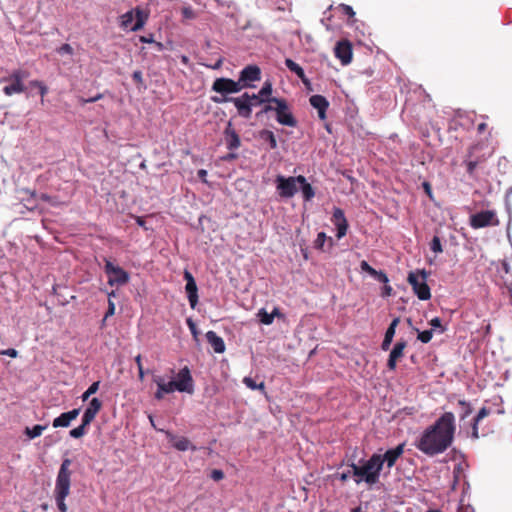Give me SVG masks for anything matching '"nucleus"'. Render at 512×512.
Returning <instances> with one entry per match:
<instances>
[{"label": "nucleus", "instance_id": "obj_1", "mask_svg": "<svg viewBox=\"0 0 512 512\" xmlns=\"http://www.w3.org/2000/svg\"><path fill=\"white\" fill-rule=\"evenodd\" d=\"M455 433V417L444 413L433 425L427 427L415 442V447L428 456L446 451L452 444Z\"/></svg>", "mask_w": 512, "mask_h": 512}, {"label": "nucleus", "instance_id": "obj_2", "mask_svg": "<svg viewBox=\"0 0 512 512\" xmlns=\"http://www.w3.org/2000/svg\"><path fill=\"white\" fill-rule=\"evenodd\" d=\"M153 382L157 385V390L154 394V397L157 400H162L166 394H171L175 391L185 392L188 394H192L194 392L193 377L187 366L179 370L175 380L166 382L164 377L154 375Z\"/></svg>", "mask_w": 512, "mask_h": 512}, {"label": "nucleus", "instance_id": "obj_3", "mask_svg": "<svg viewBox=\"0 0 512 512\" xmlns=\"http://www.w3.org/2000/svg\"><path fill=\"white\" fill-rule=\"evenodd\" d=\"M352 478L356 484L365 483L372 487L380 480L382 471L379 453L372 454L368 459H362L358 463H351Z\"/></svg>", "mask_w": 512, "mask_h": 512}, {"label": "nucleus", "instance_id": "obj_4", "mask_svg": "<svg viewBox=\"0 0 512 512\" xmlns=\"http://www.w3.org/2000/svg\"><path fill=\"white\" fill-rule=\"evenodd\" d=\"M71 460L66 458L62 461L60 469L56 477L54 488V497L59 511L67 512V505L65 503L66 497L70 493L71 486Z\"/></svg>", "mask_w": 512, "mask_h": 512}, {"label": "nucleus", "instance_id": "obj_5", "mask_svg": "<svg viewBox=\"0 0 512 512\" xmlns=\"http://www.w3.org/2000/svg\"><path fill=\"white\" fill-rule=\"evenodd\" d=\"M28 74L29 73L23 69H14L9 76L2 77L0 82L8 83L4 86L3 93L6 96H12L25 92L26 86L24 80L28 77Z\"/></svg>", "mask_w": 512, "mask_h": 512}, {"label": "nucleus", "instance_id": "obj_6", "mask_svg": "<svg viewBox=\"0 0 512 512\" xmlns=\"http://www.w3.org/2000/svg\"><path fill=\"white\" fill-rule=\"evenodd\" d=\"M254 98L255 97H250V94L244 93L239 97H233V98L213 96V97H211V100L217 104H221V103L230 101L234 104V106L237 109L238 114L241 117H243L245 119H249L251 117L252 108L254 106V102H253Z\"/></svg>", "mask_w": 512, "mask_h": 512}, {"label": "nucleus", "instance_id": "obj_7", "mask_svg": "<svg viewBox=\"0 0 512 512\" xmlns=\"http://www.w3.org/2000/svg\"><path fill=\"white\" fill-rule=\"evenodd\" d=\"M304 182L305 177L302 175L296 177L278 175L275 179L277 193L282 198H292L299 189V183Z\"/></svg>", "mask_w": 512, "mask_h": 512}, {"label": "nucleus", "instance_id": "obj_8", "mask_svg": "<svg viewBox=\"0 0 512 512\" xmlns=\"http://www.w3.org/2000/svg\"><path fill=\"white\" fill-rule=\"evenodd\" d=\"M407 280L420 300H429L431 298L430 288L427 284V273L425 270L410 272Z\"/></svg>", "mask_w": 512, "mask_h": 512}, {"label": "nucleus", "instance_id": "obj_9", "mask_svg": "<svg viewBox=\"0 0 512 512\" xmlns=\"http://www.w3.org/2000/svg\"><path fill=\"white\" fill-rule=\"evenodd\" d=\"M147 19L148 14L144 10L135 8L121 16V27L131 31H138L143 28Z\"/></svg>", "mask_w": 512, "mask_h": 512}, {"label": "nucleus", "instance_id": "obj_10", "mask_svg": "<svg viewBox=\"0 0 512 512\" xmlns=\"http://www.w3.org/2000/svg\"><path fill=\"white\" fill-rule=\"evenodd\" d=\"M272 103L275 104L276 120L279 124L289 127H295L297 125V121L285 99L273 98Z\"/></svg>", "mask_w": 512, "mask_h": 512}, {"label": "nucleus", "instance_id": "obj_11", "mask_svg": "<svg viewBox=\"0 0 512 512\" xmlns=\"http://www.w3.org/2000/svg\"><path fill=\"white\" fill-rule=\"evenodd\" d=\"M469 224L473 229H480L489 226H497L499 220L494 210H484L472 214L469 218Z\"/></svg>", "mask_w": 512, "mask_h": 512}, {"label": "nucleus", "instance_id": "obj_12", "mask_svg": "<svg viewBox=\"0 0 512 512\" xmlns=\"http://www.w3.org/2000/svg\"><path fill=\"white\" fill-rule=\"evenodd\" d=\"M105 273L108 275V284L110 286H122L128 283L129 274L120 266L114 265L110 260L105 259Z\"/></svg>", "mask_w": 512, "mask_h": 512}, {"label": "nucleus", "instance_id": "obj_13", "mask_svg": "<svg viewBox=\"0 0 512 512\" xmlns=\"http://www.w3.org/2000/svg\"><path fill=\"white\" fill-rule=\"evenodd\" d=\"M243 89L240 82L229 78H217L212 85V90L221 95L238 93Z\"/></svg>", "mask_w": 512, "mask_h": 512}, {"label": "nucleus", "instance_id": "obj_14", "mask_svg": "<svg viewBox=\"0 0 512 512\" xmlns=\"http://www.w3.org/2000/svg\"><path fill=\"white\" fill-rule=\"evenodd\" d=\"M261 79V70L257 65H248L240 72L238 82L244 87H254L253 82Z\"/></svg>", "mask_w": 512, "mask_h": 512}, {"label": "nucleus", "instance_id": "obj_15", "mask_svg": "<svg viewBox=\"0 0 512 512\" xmlns=\"http://www.w3.org/2000/svg\"><path fill=\"white\" fill-rule=\"evenodd\" d=\"M480 148L481 147L478 144L471 146L469 148V150H468L467 157H466V159L464 161V163L466 165L467 173L470 176H473L476 168L478 167V165L483 163L487 159V156H485V155H478V154H476V152Z\"/></svg>", "mask_w": 512, "mask_h": 512}, {"label": "nucleus", "instance_id": "obj_16", "mask_svg": "<svg viewBox=\"0 0 512 512\" xmlns=\"http://www.w3.org/2000/svg\"><path fill=\"white\" fill-rule=\"evenodd\" d=\"M331 222L336 228L337 239H342L347 234L349 224L341 208L334 207Z\"/></svg>", "mask_w": 512, "mask_h": 512}, {"label": "nucleus", "instance_id": "obj_17", "mask_svg": "<svg viewBox=\"0 0 512 512\" xmlns=\"http://www.w3.org/2000/svg\"><path fill=\"white\" fill-rule=\"evenodd\" d=\"M334 54L342 65L346 66L350 64L353 56L351 43L348 40L338 41L334 48Z\"/></svg>", "mask_w": 512, "mask_h": 512}, {"label": "nucleus", "instance_id": "obj_18", "mask_svg": "<svg viewBox=\"0 0 512 512\" xmlns=\"http://www.w3.org/2000/svg\"><path fill=\"white\" fill-rule=\"evenodd\" d=\"M403 453L404 443L399 444L392 449H388L384 454H379L381 467L383 468L384 464H386L388 469L392 468Z\"/></svg>", "mask_w": 512, "mask_h": 512}, {"label": "nucleus", "instance_id": "obj_19", "mask_svg": "<svg viewBox=\"0 0 512 512\" xmlns=\"http://www.w3.org/2000/svg\"><path fill=\"white\" fill-rule=\"evenodd\" d=\"M184 279L186 280L185 290L187 292L188 301L191 308L194 309L198 304L197 285L193 275L187 270L184 272Z\"/></svg>", "mask_w": 512, "mask_h": 512}, {"label": "nucleus", "instance_id": "obj_20", "mask_svg": "<svg viewBox=\"0 0 512 512\" xmlns=\"http://www.w3.org/2000/svg\"><path fill=\"white\" fill-rule=\"evenodd\" d=\"M101 409L102 402L98 398H92L82 416L84 419V425H90Z\"/></svg>", "mask_w": 512, "mask_h": 512}, {"label": "nucleus", "instance_id": "obj_21", "mask_svg": "<svg viewBox=\"0 0 512 512\" xmlns=\"http://www.w3.org/2000/svg\"><path fill=\"white\" fill-rule=\"evenodd\" d=\"M79 413L80 409L78 408L64 412L53 420L52 425L54 428L68 427L78 417Z\"/></svg>", "mask_w": 512, "mask_h": 512}, {"label": "nucleus", "instance_id": "obj_22", "mask_svg": "<svg viewBox=\"0 0 512 512\" xmlns=\"http://www.w3.org/2000/svg\"><path fill=\"white\" fill-rule=\"evenodd\" d=\"M310 104L318 112V116L321 120L326 119V111L329 107L328 100L322 95H313L309 99Z\"/></svg>", "mask_w": 512, "mask_h": 512}, {"label": "nucleus", "instance_id": "obj_23", "mask_svg": "<svg viewBox=\"0 0 512 512\" xmlns=\"http://www.w3.org/2000/svg\"><path fill=\"white\" fill-rule=\"evenodd\" d=\"M165 434L172 446L178 451L195 450V447L186 437H176L169 431H166Z\"/></svg>", "mask_w": 512, "mask_h": 512}, {"label": "nucleus", "instance_id": "obj_24", "mask_svg": "<svg viewBox=\"0 0 512 512\" xmlns=\"http://www.w3.org/2000/svg\"><path fill=\"white\" fill-rule=\"evenodd\" d=\"M406 347L405 341H400L395 344L390 352L387 366L390 370H395L397 361L403 356L404 349Z\"/></svg>", "mask_w": 512, "mask_h": 512}, {"label": "nucleus", "instance_id": "obj_25", "mask_svg": "<svg viewBox=\"0 0 512 512\" xmlns=\"http://www.w3.org/2000/svg\"><path fill=\"white\" fill-rule=\"evenodd\" d=\"M206 339L211 345L215 353L221 354L225 351L226 346L224 340L216 334L214 331H208L206 333Z\"/></svg>", "mask_w": 512, "mask_h": 512}, {"label": "nucleus", "instance_id": "obj_26", "mask_svg": "<svg viewBox=\"0 0 512 512\" xmlns=\"http://www.w3.org/2000/svg\"><path fill=\"white\" fill-rule=\"evenodd\" d=\"M226 145L229 150H235L240 146V138L236 131L232 129L231 123L225 129Z\"/></svg>", "mask_w": 512, "mask_h": 512}, {"label": "nucleus", "instance_id": "obj_27", "mask_svg": "<svg viewBox=\"0 0 512 512\" xmlns=\"http://www.w3.org/2000/svg\"><path fill=\"white\" fill-rule=\"evenodd\" d=\"M272 83L270 81H265L262 88L258 92V96L260 97L259 103H272L274 97H272Z\"/></svg>", "mask_w": 512, "mask_h": 512}, {"label": "nucleus", "instance_id": "obj_28", "mask_svg": "<svg viewBox=\"0 0 512 512\" xmlns=\"http://www.w3.org/2000/svg\"><path fill=\"white\" fill-rule=\"evenodd\" d=\"M285 65L291 72L295 73L304 84L309 83L308 79L305 76L304 70L300 65H298L296 62L289 58L285 60Z\"/></svg>", "mask_w": 512, "mask_h": 512}, {"label": "nucleus", "instance_id": "obj_29", "mask_svg": "<svg viewBox=\"0 0 512 512\" xmlns=\"http://www.w3.org/2000/svg\"><path fill=\"white\" fill-rule=\"evenodd\" d=\"M47 427V425H35L31 428L26 427L24 433L29 439H34L41 436V434L43 433L44 430L47 429Z\"/></svg>", "mask_w": 512, "mask_h": 512}, {"label": "nucleus", "instance_id": "obj_30", "mask_svg": "<svg viewBox=\"0 0 512 512\" xmlns=\"http://www.w3.org/2000/svg\"><path fill=\"white\" fill-rule=\"evenodd\" d=\"M490 414V410L483 407L479 410L477 416L474 419L473 427H472V435L474 438H478V423Z\"/></svg>", "mask_w": 512, "mask_h": 512}, {"label": "nucleus", "instance_id": "obj_31", "mask_svg": "<svg viewBox=\"0 0 512 512\" xmlns=\"http://www.w3.org/2000/svg\"><path fill=\"white\" fill-rule=\"evenodd\" d=\"M302 192V197L305 201H310L315 196L313 187L305 179L304 183H299L298 186Z\"/></svg>", "mask_w": 512, "mask_h": 512}, {"label": "nucleus", "instance_id": "obj_32", "mask_svg": "<svg viewBox=\"0 0 512 512\" xmlns=\"http://www.w3.org/2000/svg\"><path fill=\"white\" fill-rule=\"evenodd\" d=\"M30 87H35L38 89V92L41 96V103L44 102V97L48 93V87L43 81L40 80H32L29 82Z\"/></svg>", "mask_w": 512, "mask_h": 512}, {"label": "nucleus", "instance_id": "obj_33", "mask_svg": "<svg viewBox=\"0 0 512 512\" xmlns=\"http://www.w3.org/2000/svg\"><path fill=\"white\" fill-rule=\"evenodd\" d=\"M89 425H84V419L82 418V423L78 427L70 430L69 435L72 438L78 439L83 437L87 433V427Z\"/></svg>", "mask_w": 512, "mask_h": 512}, {"label": "nucleus", "instance_id": "obj_34", "mask_svg": "<svg viewBox=\"0 0 512 512\" xmlns=\"http://www.w3.org/2000/svg\"><path fill=\"white\" fill-rule=\"evenodd\" d=\"M259 321L264 325H271L274 321L271 313H268L264 308L260 309L257 313Z\"/></svg>", "mask_w": 512, "mask_h": 512}, {"label": "nucleus", "instance_id": "obj_35", "mask_svg": "<svg viewBox=\"0 0 512 512\" xmlns=\"http://www.w3.org/2000/svg\"><path fill=\"white\" fill-rule=\"evenodd\" d=\"M261 138L269 143L271 149H275L277 147V141L272 131L263 130L261 132Z\"/></svg>", "mask_w": 512, "mask_h": 512}, {"label": "nucleus", "instance_id": "obj_36", "mask_svg": "<svg viewBox=\"0 0 512 512\" xmlns=\"http://www.w3.org/2000/svg\"><path fill=\"white\" fill-rule=\"evenodd\" d=\"M327 240H329L330 243L332 244V238H328L326 233H324V232H319L317 234V237H316L315 241H314V247L316 249L322 250L323 247H324V244H325V242Z\"/></svg>", "mask_w": 512, "mask_h": 512}, {"label": "nucleus", "instance_id": "obj_37", "mask_svg": "<svg viewBox=\"0 0 512 512\" xmlns=\"http://www.w3.org/2000/svg\"><path fill=\"white\" fill-rule=\"evenodd\" d=\"M243 383L251 390H264L265 384L261 382L257 384L251 377H244Z\"/></svg>", "mask_w": 512, "mask_h": 512}, {"label": "nucleus", "instance_id": "obj_38", "mask_svg": "<svg viewBox=\"0 0 512 512\" xmlns=\"http://www.w3.org/2000/svg\"><path fill=\"white\" fill-rule=\"evenodd\" d=\"M430 249L436 254L441 253L443 251L442 244L438 236L433 237L430 243Z\"/></svg>", "mask_w": 512, "mask_h": 512}, {"label": "nucleus", "instance_id": "obj_39", "mask_svg": "<svg viewBox=\"0 0 512 512\" xmlns=\"http://www.w3.org/2000/svg\"><path fill=\"white\" fill-rule=\"evenodd\" d=\"M433 337V331L432 330H425V331H419L418 332V340L422 343H428Z\"/></svg>", "mask_w": 512, "mask_h": 512}, {"label": "nucleus", "instance_id": "obj_40", "mask_svg": "<svg viewBox=\"0 0 512 512\" xmlns=\"http://www.w3.org/2000/svg\"><path fill=\"white\" fill-rule=\"evenodd\" d=\"M181 13L184 19L192 20L196 18V13L190 6H185L181 9Z\"/></svg>", "mask_w": 512, "mask_h": 512}, {"label": "nucleus", "instance_id": "obj_41", "mask_svg": "<svg viewBox=\"0 0 512 512\" xmlns=\"http://www.w3.org/2000/svg\"><path fill=\"white\" fill-rule=\"evenodd\" d=\"M360 268L363 272H367L372 277L376 274L377 270H375L373 267H371L367 261L363 260L360 263Z\"/></svg>", "mask_w": 512, "mask_h": 512}, {"label": "nucleus", "instance_id": "obj_42", "mask_svg": "<svg viewBox=\"0 0 512 512\" xmlns=\"http://www.w3.org/2000/svg\"><path fill=\"white\" fill-rule=\"evenodd\" d=\"M430 325L432 327V329H431L432 331L435 329H439L440 333H443L445 331V328L442 326L441 320L438 317L433 318L430 321Z\"/></svg>", "mask_w": 512, "mask_h": 512}, {"label": "nucleus", "instance_id": "obj_43", "mask_svg": "<svg viewBox=\"0 0 512 512\" xmlns=\"http://www.w3.org/2000/svg\"><path fill=\"white\" fill-rule=\"evenodd\" d=\"M57 51L59 54H68V55H72L74 52L72 46L67 43L61 45Z\"/></svg>", "mask_w": 512, "mask_h": 512}, {"label": "nucleus", "instance_id": "obj_44", "mask_svg": "<svg viewBox=\"0 0 512 512\" xmlns=\"http://www.w3.org/2000/svg\"><path fill=\"white\" fill-rule=\"evenodd\" d=\"M458 404L464 408V414L461 417L462 419L467 417L472 412L471 406L466 401L459 400Z\"/></svg>", "mask_w": 512, "mask_h": 512}, {"label": "nucleus", "instance_id": "obj_45", "mask_svg": "<svg viewBox=\"0 0 512 512\" xmlns=\"http://www.w3.org/2000/svg\"><path fill=\"white\" fill-rule=\"evenodd\" d=\"M186 323H187V326L190 329L191 334L194 336V338H197L198 330H197L196 324L193 322V320L191 318H188L186 320Z\"/></svg>", "mask_w": 512, "mask_h": 512}, {"label": "nucleus", "instance_id": "obj_46", "mask_svg": "<svg viewBox=\"0 0 512 512\" xmlns=\"http://www.w3.org/2000/svg\"><path fill=\"white\" fill-rule=\"evenodd\" d=\"M373 278L384 284L389 282L387 275L383 271H377Z\"/></svg>", "mask_w": 512, "mask_h": 512}, {"label": "nucleus", "instance_id": "obj_47", "mask_svg": "<svg viewBox=\"0 0 512 512\" xmlns=\"http://www.w3.org/2000/svg\"><path fill=\"white\" fill-rule=\"evenodd\" d=\"M210 476L214 481H220L224 478V473L222 470L214 469Z\"/></svg>", "mask_w": 512, "mask_h": 512}, {"label": "nucleus", "instance_id": "obj_48", "mask_svg": "<svg viewBox=\"0 0 512 512\" xmlns=\"http://www.w3.org/2000/svg\"><path fill=\"white\" fill-rule=\"evenodd\" d=\"M0 354L1 355H6V356H9V357H12V358H16L17 355H18V351L16 349H14V348H9V349L0 351Z\"/></svg>", "mask_w": 512, "mask_h": 512}, {"label": "nucleus", "instance_id": "obj_49", "mask_svg": "<svg viewBox=\"0 0 512 512\" xmlns=\"http://www.w3.org/2000/svg\"><path fill=\"white\" fill-rule=\"evenodd\" d=\"M115 313V304L109 299L108 301V310L105 314L104 319H107L108 317L114 315Z\"/></svg>", "mask_w": 512, "mask_h": 512}, {"label": "nucleus", "instance_id": "obj_50", "mask_svg": "<svg viewBox=\"0 0 512 512\" xmlns=\"http://www.w3.org/2000/svg\"><path fill=\"white\" fill-rule=\"evenodd\" d=\"M340 7H341L342 11L349 17H353L355 15V12L353 11V8L351 6L341 4Z\"/></svg>", "mask_w": 512, "mask_h": 512}, {"label": "nucleus", "instance_id": "obj_51", "mask_svg": "<svg viewBox=\"0 0 512 512\" xmlns=\"http://www.w3.org/2000/svg\"><path fill=\"white\" fill-rule=\"evenodd\" d=\"M99 386H100V381H95L93 382L88 388H87V391L88 393H90L91 395L95 394L98 389H99Z\"/></svg>", "mask_w": 512, "mask_h": 512}, {"label": "nucleus", "instance_id": "obj_52", "mask_svg": "<svg viewBox=\"0 0 512 512\" xmlns=\"http://www.w3.org/2000/svg\"><path fill=\"white\" fill-rule=\"evenodd\" d=\"M350 477H352V468H350V470H348L347 472H343L340 474L339 476V479L342 481V482H345L347 481Z\"/></svg>", "mask_w": 512, "mask_h": 512}, {"label": "nucleus", "instance_id": "obj_53", "mask_svg": "<svg viewBox=\"0 0 512 512\" xmlns=\"http://www.w3.org/2000/svg\"><path fill=\"white\" fill-rule=\"evenodd\" d=\"M396 329L388 327L385 332V338L391 339L393 341V338L395 336Z\"/></svg>", "mask_w": 512, "mask_h": 512}, {"label": "nucleus", "instance_id": "obj_54", "mask_svg": "<svg viewBox=\"0 0 512 512\" xmlns=\"http://www.w3.org/2000/svg\"><path fill=\"white\" fill-rule=\"evenodd\" d=\"M392 291H393L392 287L390 285H388V283H387V284H385V286L383 288L382 296L388 297L392 294Z\"/></svg>", "mask_w": 512, "mask_h": 512}, {"label": "nucleus", "instance_id": "obj_55", "mask_svg": "<svg viewBox=\"0 0 512 512\" xmlns=\"http://www.w3.org/2000/svg\"><path fill=\"white\" fill-rule=\"evenodd\" d=\"M391 343H392L391 339H388V338L384 337V340H383V342L381 344L382 350L387 351L390 348Z\"/></svg>", "mask_w": 512, "mask_h": 512}, {"label": "nucleus", "instance_id": "obj_56", "mask_svg": "<svg viewBox=\"0 0 512 512\" xmlns=\"http://www.w3.org/2000/svg\"><path fill=\"white\" fill-rule=\"evenodd\" d=\"M271 111L275 112V104L274 103H268L265 105V107L262 110V113H269Z\"/></svg>", "mask_w": 512, "mask_h": 512}, {"label": "nucleus", "instance_id": "obj_57", "mask_svg": "<svg viewBox=\"0 0 512 512\" xmlns=\"http://www.w3.org/2000/svg\"><path fill=\"white\" fill-rule=\"evenodd\" d=\"M206 176H207V171L205 169H200L198 170V177L203 181V182H207L206 180Z\"/></svg>", "mask_w": 512, "mask_h": 512}, {"label": "nucleus", "instance_id": "obj_58", "mask_svg": "<svg viewBox=\"0 0 512 512\" xmlns=\"http://www.w3.org/2000/svg\"><path fill=\"white\" fill-rule=\"evenodd\" d=\"M423 188L426 192V194L429 196V197H432V189H431V186L428 182H424L423 183Z\"/></svg>", "mask_w": 512, "mask_h": 512}, {"label": "nucleus", "instance_id": "obj_59", "mask_svg": "<svg viewBox=\"0 0 512 512\" xmlns=\"http://www.w3.org/2000/svg\"><path fill=\"white\" fill-rule=\"evenodd\" d=\"M102 98V95L101 94H98L96 95L95 97H92V98H89V99H83L82 100V103H91V102H96L98 101L99 99Z\"/></svg>", "mask_w": 512, "mask_h": 512}, {"label": "nucleus", "instance_id": "obj_60", "mask_svg": "<svg viewBox=\"0 0 512 512\" xmlns=\"http://www.w3.org/2000/svg\"><path fill=\"white\" fill-rule=\"evenodd\" d=\"M132 77H133V79H134L136 82H142V73H141V71H135V72H133Z\"/></svg>", "mask_w": 512, "mask_h": 512}, {"label": "nucleus", "instance_id": "obj_61", "mask_svg": "<svg viewBox=\"0 0 512 512\" xmlns=\"http://www.w3.org/2000/svg\"><path fill=\"white\" fill-rule=\"evenodd\" d=\"M180 61H181V63H182L183 65H185V66H190V60H189L188 56H186V55H181V56H180Z\"/></svg>", "mask_w": 512, "mask_h": 512}, {"label": "nucleus", "instance_id": "obj_62", "mask_svg": "<svg viewBox=\"0 0 512 512\" xmlns=\"http://www.w3.org/2000/svg\"><path fill=\"white\" fill-rule=\"evenodd\" d=\"M271 315H272L273 319H274L275 317H279V318H280V317H283V314L280 312L279 308H277V307H275V308L273 309V311L271 312Z\"/></svg>", "mask_w": 512, "mask_h": 512}, {"label": "nucleus", "instance_id": "obj_63", "mask_svg": "<svg viewBox=\"0 0 512 512\" xmlns=\"http://www.w3.org/2000/svg\"><path fill=\"white\" fill-rule=\"evenodd\" d=\"M487 129V124L482 122L477 126L478 133H483Z\"/></svg>", "mask_w": 512, "mask_h": 512}, {"label": "nucleus", "instance_id": "obj_64", "mask_svg": "<svg viewBox=\"0 0 512 512\" xmlns=\"http://www.w3.org/2000/svg\"><path fill=\"white\" fill-rule=\"evenodd\" d=\"M400 322V318L399 317H396L392 320V322L390 323L389 327L390 328H393V329H396L398 324Z\"/></svg>", "mask_w": 512, "mask_h": 512}]
</instances>
